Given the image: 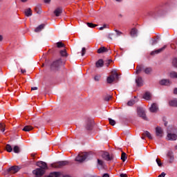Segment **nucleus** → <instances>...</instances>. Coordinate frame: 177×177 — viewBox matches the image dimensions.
<instances>
[{
    "mask_svg": "<svg viewBox=\"0 0 177 177\" xmlns=\"http://www.w3.org/2000/svg\"><path fill=\"white\" fill-rule=\"evenodd\" d=\"M28 0H21V2H23L24 3L27 2Z\"/></svg>",
    "mask_w": 177,
    "mask_h": 177,
    "instance_id": "052dcab7",
    "label": "nucleus"
},
{
    "mask_svg": "<svg viewBox=\"0 0 177 177\" xmlns=\"http://www.w3.org/2000/svg\"><path fill=\"white\" fill-rule=\"evenodd\" d=\"M127 153L125 152H122L121 156V160L123 161V162H125V161H127Z\"/></svg>",
    "mask_w": 177,
    "mask_h": 177,
    "instance_id": "2f4dec72",
    "label": "nucleus"
},
{
    "mask_svg": "<svg viewBox=\"0 0 177 177\" xmlns=\"http://www.w3.org/2000/svg\"><path fill=\"white\" fill-rule=\"evenodd\" d=\"M142 71H145V66L143 65H138L136 69V74H140Z\"/></svg>",
    "mask_w": 177,
    "mask_h": 177,
    "instance_id": "f3484780",
    "label": "nucleus"
},
{
    "mask_svg": "<svg viewBox=\"0 0 177 177\" xmlns=\"http://www.w3.org/2000/svg\"><path fill=\"white\" fill-rule=\"evenodd\" d=\"M63 13V8H57V9H55L54 10V15L57 17H59V16H60V15Z\"/></svg>",
    "mask_w": 177,
    "mask_h": 177,
    "instance_id": "a211bd4d",
    "label": "nucleus"
},
{
    "mask_svg": "<svg viewBox=\"0 0 177 177\" xmlns=\"http://www.w3.org/2000/svg\"><path fill=\"white\" fill-rule=\"evenodd\" d=\"M45 3H49L50 2V0H44Z\"/></svg>",
    "mask_w": 177,
    "mask_h": 177,
    "instance_id": "13d9d810",
    "label": "nucleus"
},
{
    "mask_svg": "<svg viewBox=\"0 0 177 177\" xmlns=\"http://www.w3.org/2000/svg\"><path fill=\"white\" fill-rule=\"evenodd\" d=\"M114 31L116 32V35L118 37H120V35H122V32H120V30L115 29Z\"/></svg>",
    "mask_w": 177,
    "mask_h": 177,
    "instance_id": "49530a36",
    "label": "nucleus"
},
{
    "mask_svg": "<svg viewBox=\"0 0 177 177\" xmlns=\"http://www.w3.org/2000/svg\"><path fill=\"white\" fill-rule=\"evenodd\" d=\"M26 72V69H21V73H22V74H24V73Z\"/></svg>",
    "mask_w": 177,
    "mask_h": 177,
    "instance_id": "4d7b16f0",
    "label": "nucleus"
},
{
    "mask_svg": "<svg viewBox=\"0 0 177 177\" xmlns=\"http://www.w3.org/2000/svg\"><path fill=\"white\" fill-rule=\"evenodd\" d=\"M169 103L171 107H177V99L172 100Z\"/></svg>",
    "mask_w": 177,
    "mask_h": 177,
    "instance_id": "cd10ccee",
    "label": "nucleus"
},
{
    "mask_svg": "<svg viewBox=\"0 0 177 177\" xmlns=\"http://www.w3.org/2000/svg\"><path fill=\"white\" fill-rule=\"evenodd\" d=\"M108 120L109 121L110 125H112L113 127H114V125H115V124H116L115 120H114L111 118H109Z\"/></svg>",
    "mask_w": 177,
    "mask_h": 177,
    "instance_id": "4c0bfd02",
    "label": "nucleus"
},
{
    "mask_svg": "<svg viewBox=\"0 0 177 177\" xmlns=\"http://www.w3.org/2000/svg\"><path fill=\"white\" fill-rule=\"evenodd\" d=\"M167 157L169 158L170 164H171V162H174V160H175V158L174 157V152H172V151H168Z\"/></svg>",
    "mask_w": 177,
    "mask_h": 177,
    "instance_id": "dca6fc26",
    "label": "nucleus"
},
{
    "mask_svg": "<svg viewBox=\"0 0 177 177\" xmlns=\"http://www.w3.org/2000/svg\"><path fill=\"white\" fill-rule=\"evenodd\" d=\"M95 66L97 68H100V67H103L104 66V61L103 59H100L98 61L96 62Z\"/></svg>",
    "mask_w": 177,
    "mask_h": 177,
    "instance_id": "4be33fe9",
    "label": "nucleus"
},
{
    "mask_svg": "<svg viewBox=\"0 0 177 177\" xmlns=\"http://www.w3.org/2000/svg\"><path fill=\"white\" fill-rule=\"evenodd\" d=\"M142 136H147V138H149L150 140L153 139V137L151 136V133L150 132L145 131L142 133Z\"/></svg>",
    "mask_w": 177,
    "mask_h": 177,
    "instance_id": "c756f323",
    "label": "nucleus"
},
{
    "mask_svg": "<svg viewBox=\"0 0 177 177\" xmlns=\"http://www.w3.org/2000/svg\"><path fill=\"white\" fill-rule=\"evenodd\" d=\"M14 153H20V147L19 146L15 145L13 148Z\"/></svg>",
    "mask_w": 177,
    "mask_h": 177,
    "instance_id": "473e14b6",
    "label": "nucleus"
},
{
    "mask_svg": "<svg viewBox=\"0 0 177 177\" xmlns=\"http://www.w3.org/2000/svg\"><path fill=\"white\" fill-rule=\"evenodd\" d=\"M93 125H95V121L93 119L88 118L86 120L85 128L86 131H92L93 129Z\"/></svg>",
    "mask_w": 177,
    "mask_h": 177,
    "instance_id": "f03ea898",
    "label": "nucleus"
},
{
    "mask_svg": "<svg viewBox=\"0 0 177 177\" xmlns=\"http://www.w3.org/2000/svg\"><path fill=\"white\" fill-rule=\"evenodd\" d=\"M156 135L158 138H162V136H164V131L160 127L156 128Z\"/></svg>",
    "mask_w": 177,
    "mask_h": 177,
    "instance_id": "9b49d317",
    "label": "nucleus"
},
{
    "mask_svg": "<svg viewBox=\"0 0 177 177\" xmlns=\"http://www.w3.org/2000/svg\"><path fill=\"white\" fill-rule=\"evenodd\" d=\"M143 99H145V100H150V99H151V94L150 93V92H146L143 96H142Z\"/></svg>",
    "mask_w": 177,
    "mask_h": 177,
    "instance_id": "b1692460",
    "label": "nucleus"
},
{
    "mask_svg": "<svg viewBox=\"0 0 177 177\" xmlns=\"http://www.w3.org/2000/svg\"><path fill=\"white\" fill-rule=\"evenodd\" d=\"M45 172H46V171L44 170L43 169H40V168H37L32 171L33 175H35L36 177L44 176V175H45Z\"/></svg>",
    "mask_w": 177,
    "mask_h": 177,
    "instance_id": "39448f33",
    "label": "nucleus"
},
{
    "mask_svg": "<svg viewBox=\"0 0 177 177\" xmlns=\"http://www.w3.org/2000/svg\"><path fill=\"white\" fill-rule=\"evenodd\" d=\"M59 53H60L61 56H62L63 57H67V56H68L67 50H66V49L60 50Z\"/></svg>",
    "mask_w": 177,
    "mask_h": 177,
    "instance_id": "7c9ffc66",
    "label": "nucleus"
},
{
    "mask_svg": "<svg viewBox=\"0 0 177 177\" xmlns=\"http://www.w3.org/2000/svg\"><path fill=\"white\" fill-rule=\"evenodd\" d=\"M63 64V61H62V59H58L53 62H51L50 65V70L53 73H57V71H59L60 70V67H62V64Z\"/></svg>",
    "mask_w": 177,
    "mask_h": 177,
    "instance_id": "f257e3e1",
    "label": "nucleus"
},
{
    "mask_svg": "<svg viewBox=\"0 0 177 177\" xmlns=\"http://www.w3.org/2000/svg\"><path fill=\"white\" fill-rule=\"evenodd\" d=\"M172 64H173L174 67L177 68V58H174L173 59Z\"/></svg>",
    "mask_w": 177,
    "mask_h": 177,
    "instance_id": "c03bdc74",
    "label": "nucleus"
},
{
    "mask_svg": "<svg viewBox=\"0 0 177 177\" xmlns=\"http://www.w3.org/2000/svg\"><path fill=\"white\" fill-rule=\"evenodd\" d=\"M170 77L171 78H177V73L176 72H171Z\"/></svg>",
    "mask_w": 177,
    "mask_h": 177,
    "instance_id": "58836bf2",
    "label": "nucleus"
},
{
    "mask_svg": "<svg viewBox=\"0 0 177 177\" xmlns=\"http://www.w3.org/2000/svg\"><path fill=\"white\" fill-rule=\"evenodd\" d=\"M1 132L3 133V135H6V133H8V127H6L5 122L3 121L1 122Z\"/></svg>",
    "mask_w": 177,
    "mask_h": 177,
    "instance_id": "2eb2a0df",
    "label": "nucleus"
},
{
    "mask_svg": "<svg viewBox=\"0 0 177 177\" xmlns=\"http://www.w3.org/2000/svg\"><path fill=\"white\" fill-rule=\"evenodd\" d=\"M21 169V167L19 166H12L5 171L4 175L9 174V172H10L11 174H17V172H19Z\"/></svg>",
    "mask_w": 177,
    "mask_h": 177,
    "instance_id": "20e7f679",
    "label": "nucleus"
},
{
    "mask_svg": "<svg viewBox=\"0 0 177 177\" xmlns=\"http://www.w3.org/2000/svg\"><path fill=\"white\" fill-rule=\"evenodd\" d=\"M116 2H122V0H115Z\"/></svg>",
    "mask_w": 177,
    "mask_h": 177,
    "instance_id": "338daca9",
    "label": "nucleus"
},
{
    "mask_svg": "<svg viewBox=\"0 0 177 177\" xmlns=\"http://www.w3.org/2000/svg\"><path fill=\"white\" fill-rule=\"evenodd\" d=\"M35 11L36 13H37L38 15H39V13H41V10H39L37 7H36V8H35Z\"/></svg>",
    "mask_w": 177,
    "mask_h": 177,
    "instance_id": "de8ad7c7",
    "label": "nucleus"
},
{
    "mask_svg": "<svg viewBox=\"0 0 177 177\" xmlns=\"http://www.w3.org/2000/svg\"><path fill=\"white\" fill-rule=\"evenodd\" d=\"M130 35L132 37H138V30L135 28H132L130 32Z\"/></svg>",
    "mask_w": 177,
    "mask_h": 177,
    "instance_id": "393cba45",
    "label": "nucleus"
},
{
    "mask_svg": "<svg viewBox=\"0 0 177 177\" xmlns=\"http://www.w3.org/2000/svg\"><path fill=\"white\" fill-rule=\"evenodd\" d=\"M136 84L137 86H138V87L143 86V85H144L143 78L141 76L136 77Z\"/></svg>",
    "mask_w": 177,
    "mask_h": 177,
    "instance_id": "f8f14e48",
    "label": "nucleus"
},
{
    "mask_svg": "<svg viewBox=\"0 0 177 177\" xmlns=\"http://www.w3.org/2000/svg\"><path fill=\"white\" fill-rule=\"evenodd\" d=\"M88 153H84L79 154L76 158H75V161H77V162H84V161L88 158Z\"/></svg>",
    "mask_w": 177,
    "mask_h": 177,
    "instance_id": "423d86ee",
    "label": "nucleus"
},
{
    "mask_svg": "<svg viewBox=\"0 0 177 177\" xmlns=\"http://www.w3.org/2000/svg\"><path fill=\"white\" fill-rule=\"evenodd\" d=\"M110 99H111V95H107L104 97V100H105V102H109Z\"/></svg>",
    "mask_w": 177,
    "mask_h": 177,
    "instance_id": "a19ab883",
    "label": "nucleus"
},
{
    "mask_svg": "<svg viewBox=\"0 0 177 177\" xmlns=\"http://www.w3.org/2000/svg\"><path fill=\"white\" fill-rule=\"evenodd\" d=\"M120 177H128V176L125 174H121Z\"/></svg>",
    "mask_w": 177,
    "mask_h": 177,
    "instance_id": "5fc2aeb1",
    "label": "nucleus"
},
{
    "mask_svg": "<svg viewBox=\"0 0 177 177\" xmlns=\"http://www.w3.org/2000/svg\"><path fill=\"white\" fill-rule=\"evenodd\" d=\"M158 43V40L156 39H152V42L151 43V45L153 46V45H156V44Z\"/></svg>",
    "mask_w": 177,
    "mask_h": 177,
    "instance_id": "79ce46f5",
    "label": "nucleus"
},
{
    "mask_svg": "<svg viewBox=\"0 0 177 177\" xmlns=\"http://www.w3.org/2000/svg\"><path fill=\"white\" fill-rule=\"evenodd\" d=\"M149 111L151 113H157V111H158V105L157 104V103H153L151 105V107L149 108Z\"/></svg>",
    "mask_w": 177,
    "mask_h": 177,
    "instance_id": "4468645a",
    "label": "nucleus"
},
{
    "mask_svg": "<svg viewBox=\"0 0 177 177\" xmlns=\"http://www.w3.org/2000/svg\"><path fill=\"white\" fill-rule=\"evenodd\" d=\"M155 39H157V41H158L160 39V36L157 35Z\"/></svg>",
    "mask_w": 177,
    "mask_h": 177,
    "instance_id": "bf43d9fd",
    "label": "nucleus"
},
{
    "mask_svg": "<svg viewBox=\"0 0 177 177\" xmlns=\"http://www.w3.org/2000/svg\"><path fill=\"white\" fill-rule=\"evenodd\" d=\"M102 158L106 161H111V160L114 159V155L109 153V152H104L102 154Z\"/></svg>",
    "mask_w": 177,
    "mask_h": 177,
    "instance_id": "9d476101",
    "label": "nucleus"
},
{
    "mask_svg": "<svg viewBox=\"0 0 177 177\" xmlns=\"http://www.w3.org/2000/svg\"><path fill=\"white\" fill-rule=\"evenodd\" d=\"M25 15L26 17H30V16H32V11H31V8H28L25 10Z\"/></svg>",
    "mask_w": 177,
    "mask_h": 177,
    "instance_id": "bb28decb",
    "label": "nucleus"
},
{
    "mask_svg": "<svg viewBox=\"0 0 177 177\" xmlns=\"http://www.w3.org/2000/svg\"><path fill=\"white\" fill-rule=\"evenodd\" d=\"M104 64H105V66H106V67H109V66H110V62H109V61L106 60V61H105Z\"/></svg>",
    "mask_w": 177,
    "mask_h": 177,
    "instance_id": "8fccbe9b",
    "label": "nucleus"
},
{
    "mask_svg": "<svg viewBox=\"0 0 177 177\" xmlns=\"http://www.w3.org/2000/svg\"><path fill=\"white\" fill-rule=\"evenodd\" d=\"M37 89H38V87H36V86L31 88V91H37Z\"/></svg>",
    "mask_w": 177,
    "mask_h": 177,
    "instance_id": "864d4df0",
    "label": "nucleus"
},
{
    "mask_svg": "<svg viewBox=\"0 0 177 177\" xmlns=\"http://www.w3.org/2000/svg\"><path fill=\"white\" fill-rule=\"evenodd\" d=\"M97 169H104V162L100 159H97Z\"/></svg>",
    "mask_w": 177,
    "mask_h": 177,
    "instance_id": "6ab92c4d",
    "label": "nucleus"
},
{
    "mask_svg": "<svg viewBox=\"0 0 177 177\" xmlns=\"http://www.w3.org/2000/svg\"><path fill=\"white\" fill-rule=\"evenodd\" d=\"M174 95H177V88H175L174 90Z\"/></svg>",
    "mask_w": 177,
    "mask_h": 177,
    "instance_id": "6e6d98bb",
    "label": "nucleus"
},
{
    "mask_svg": "<svg viewBox=\"0 0 177 177\" xmlns=\"http://www.w3.org/2000/svg\"><path fill=\"white\" fill-rule=\"evenodd\" d=\"M64 44L62 41L57 42V48H64Z\"/></svg>",
    "mask_w": 177,
    "mask_h": 177,
    "instance_id": "c9c22d12",
    "label": "nucleus"
},
{
    "mask_svg": "<svg viewBox=\"0 0 177 177\" xmlns=\"http://www.w3.org/2000/svg\"><path fill=\"white\" fill-rule=\"evenodd\" d=\"M156 162H157L158 167H162V162H161L160 159L156 158Z\"/></svg>",
    "mask_w": 177,
    "mask_h": 177,
    "instance_id": "37998d69",
    "label": "nucleus"
},
{
    "mask_svg": "<svg viewBox=\"0 0 177 177\" xmlns=\"http://www.w3.org/2000/svg\"><path fill=\"white\" fill-rule=\"evenodd\" d=\"M165 173L162 172L158 177H165Z\"/></svg>",
    "mask_w": 177,
    "mask_h": 177,
    "instance_id": "3c124183",
    "label": "nucleus"
},
{
    "mask_svg": "<svg viewBox=\"0 0 177 177\" xmlns=\"http://www.w3.org/2000/svg\"><path fill=\"white\" fill-rule=\"evenodd\" d=\"M151 71H153V69H151V68H144V73H145V74H150Z\"/></svg>",
    "mask_w": 177,
    "mask_h": 177,
    "instance_id": "f704fd0d",
    "label": "nucleus"
},
{
    "mask_svg": "<svg viewBox=\"0 0 177 177\" xmlns=\"http://www.w3.org/2000/svg\"><path fill=\"white\" fill-rule=\"evenodd\" d=\"M109 52V49L104 46H101L97 50V53L101 54V53H105Z\"/></svg>",
    "mask_w": 177,
    "mask_h": 177,
    "instance_id": "412c9836",
    "label": "nucleus"
},
{
    "mask_svg": "<svg viewBox=\"0 0 177 177\" xmlns=\"http://www.w3.org/2000/svg\"><path fill=\"white\" fill-rule=\"evenodd\" d=\"M120 78V76L118 75V73H115V74L109 76L106 79L107 84H113L115 80H118Z\"/></svg>",
    "mask_w": 177,
    "mask_h": 177,
    "instance_id": "6e6552de",
    "label": "nucleus"
},
{
    "mask_svg": "<svg viewBox=\"0 0 177 177\" xmlns=\"http://www.w3.org/2000/svg\"><path fill=\"white\" fill-rule=\"evenodd\" d=\"M32 129H34V128L32 126L27 125L22 129V131H24L25 132H30V131H32Z\"/></svg>",
    "mask_w": 177,
    "mask_h": 177,
    "instance_id": "a878e982",
    "label": "nucleus"
},
{
    "mask_svg": "<svg viewBox=\"0 0 177 177\" xmlns=\"http://www.w3.org/2000/svg\"><path fill=\"white\" fill-rule=\"evenodd\" d=\"M99 30H104V29L102 26V27L99 28Z\"/></svg>",
    "mask_w": 177,
    "mask_h": 177,
    "instance_id": "774afa93",
    "label": "nucleus"
},
{
    "mask_svg": "<svg viewBox=\"0 0 177 177\" xmlns=\"http://www.w3.org/2000/svg\"><path fill=\"white\" fill-rule=\"evenodd\" d=\"M102 177H110V175H109L107 173H105L103 174Z\"/></svg>",
    "mask_w": 177,
    "mask_h": 177,
    "instance_id": "603ef678",
    "label": "nucleus"
},
{
    "mask_svg": "<svg viewBox=\"0 0 177 177\" xmlns=\"http://www.w3.org/2000/svg\"><path fill=\"white\" fill-rule=\"evenodd\" d=\"M107 27V26L106 25V24H104L103 25V26H102V28L104 29V28H106Z\"/></svg>",
    "mask_w": 177,
    "mask_h": 177,
    "instance_id": "e2e57ef3",
    "label": "nucleus"
},
{
    "mask_svg": "<svg viewBox=\"0 0 177 177\" xmlns=\"http://www.w3.org/2000/svg\"><path fill=\"white\" fill-rule=\"evenodd\" d=\"M170 84V82L169 80H165V79H163L162 80L160 81V85H166V86H168Z\"/></svg>",
    "mask_w": 177,
    "mask_h": 177,
    "instance_id": "c85d7f7f",
    "label": "nucleus"
},
{
    "mask_svg": "<svg viewBox=\"0 0 177 177\" xmlns=\"http://www.w3.org/2000/svg\"><path fill=\"white\" fill-rule=\"evenodd\" d=\"M69 162L67 160L59 161L52 165L53 168H63L66 165H68Z\"/></svg>",
    "mask_w": 177,
    "mask_h": 177,
    "instance_id": "7ed1b4c3",
    "label": "nucleus"
},
{
    "mask_svg": "<svg viewBox=\"0 0 177 177\" xmlns=\"http://www.w3.org/2000/svg\"><path fill=\"white\" fill-rule=\"evenodd\" d=\"M31 157H35V153H31Z\"/></svg>",
    "mask_w": 177,
    "mask_h": 177,
    "instance_id": "0e129e2a",
    "label": "nucleus"
},
{
    "mask_svg": "<svg viewBox=\"0 0 177 177\" xmlns=\"http://www.w3.org/2000/svg\"><path fill=\"white\" fill-rule=\"evenodd\" d=\"M167 139L168 140H176L177 135L175 133H168L167 134Z\"/></svg>",
    "mask_w": 177,
    "mask_h": 177,
    "instance_id": "aec40b11",
    "label": "nucleus"
},
{
    "mask_svg": "<svg viewBox=\"0 0 177 177\" xmlns=\"http://www.w3.org/2000/svg\"><path fill=\"white\" fill-rule=\"evenodd\" d=\"M86 25L88 26V27H89L90 28H95V27H97V25L93 24V23H89L88 22L86 24Z\"/></svg>",
    "mask_w": 177,
    "mask_h": 177,
    "instance_id": "72a5a7b5",
    "label": "nucleus"
},
{
    "mask_svg": "<svg viewBox=\"0 0 177 177\" xmlns=\"http://www.w3.org/2000/svg\"><path fill=\"white\" fill-rule=\"evenodd\" d=\"M167 48V46H164L162 48H159L158 50H155L152 51L150 55L151 56H154L155 55H158V53H161V52H163V50H165Z\"/></svg>",
    "mask_w": 177,
    "mask_h": 177,
    "instance_id": "ddd939ff",
    "label": "nucleus"
},
{
    "mask_svg": "<svg viewBox=\"0 0 177 177\" xmlns=\"http://www.w3.org/2000/svg\"><path fill=\"white\" fill-rule=\"evenodd\" d=\"M37 167H39L40 169H44V171H46L48 169V164L44 161H38L36 163Z\"/></svg>",
    "mask_w": 177,
    "mask_h": 177,
    "instance_id": "1a4fd4ad",
    "label": "nucleus"
},
{
    "mask_svg": "<svg viewBox=\"0 0 177 177\" xmlns=\"http://www.w3.org/2000/svg\"><path fill=\"white\" fill-rule=\"evenodd\" d=\"M167 125H168V122H165V127H167Z\"/></svg>",
    "mask_w": 177,
    "mask_h": 177,
    "instance_id": "69168bd1",
    "label": "nucleus"
},
{
    "mask_svg": "<svg viewBox=\"0 0 177 177\" xmlns=\"http://www.w3.org/2000/svg\"><path fill=\"white\" fill-rule=\"evenodd\" d=\"M6 150L8 153H11V151L13 150L12 148V146L10 145H6Z\"/></svg>",
    "mask_w": 177,
    "mask_h": 177,
    "instance_id": "ea45409f",
    "label": "nucleus"
},
{
    "mask_svg": "<svg viewBox=\"0 0 177 177\" xmlns=\"http://www.w3.org/2000/svg\"><path fill=\"white\" fill-rule=\"evenodd\" d=\"M135 103H136V101H135L134 100H131L127 102V106H133Z\"/></svg>",
    "mask_w": 177,
    "mask_h": 177,
    "instance_id": "e433bc0d",
    "label": "nucleus"
},
{
    "mask_svg": "<svg viewBox=\"0 0 177 177\" xmlns=\"http://www.w3.org/2000/svg\"><path fill=\"white\" fill-rule=\"evenodd\" d=\"M137 113L139 117H141L142 120H145V121H147V117H146V113L145 112V109L142 107H138L137 108Z\"/></svg>",
    "mask_w": 177,
    "mask_h": 177,
    "instance_id": "0eeeda50",
    "label": "nucleus"
},
{
    "mask_svg": "<svg viewBox=\"0 0 177 177\" xmlns=\"http://www.w3.org/2000/svg\"><path fill=\"white\" fill-rule=\"evenodd\" d=\"M44 28H45V24H42L39 25V26H37L35 29V32H39L42 31V30H44Z\"/></svg>",
    "mask_w": 177,
    "mask_h": 177,
    "instance_id": "5701e85b",
    "label": "nucleus"
},
{
    "mask_svg": "<svg viewBox=\"0 0 177 177\" xmlns=\"http://www.w3.org/2000/svg\"><path fill=\"white\" fill-rule=\"evenodd\" d=\"M113 35H114V33H110V34L109 35V36H108V38H109V39H113V37H113Z\"/></svg>",
    "mask_w": 177,
    "mask_h": 177,
    "instance_id": "09e8293b",
    "label": "nucleus"
},
{
    "mask_svg": "<svg viewBox=\"0 0 177 177\" xmlns=\"http://www.w3.org/2000/svg\"><path fill=\"white\" fill-rule=\"evenodd\" d=\"M85 53H86V48L85 47H83L82 48V56H85Z\"/></svg>",
    "mask_w": 177,
    "mask_h": 177,
    "instance_id": "a18cd8bd",
    "label": "nucleus"
},
{
    "mask_svg": "<svg viewBox=\"0 0 177 177\" xmlns=\"http://www.w3.org/2000/svg\"><path fill=\"white\" fill-rule=\"evenodd\" d=\"M106 61H108V63H109V64H111V62H113V60H111V59H107Z\"/></svg>",
    "mask_w": 177,
    "mask_h": 177,
    "instance_id": "680f3d73",
    "label": "nucleus"
}]
</instances>
